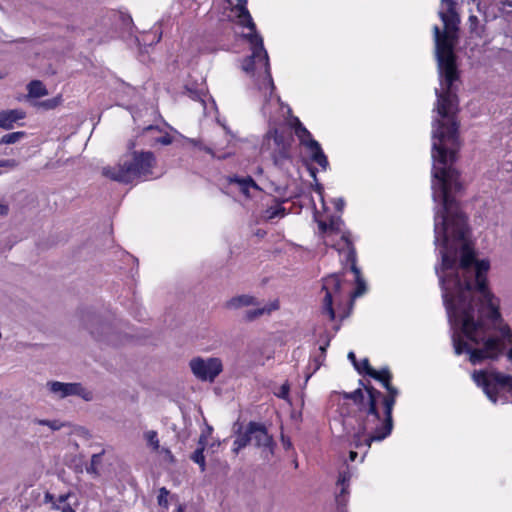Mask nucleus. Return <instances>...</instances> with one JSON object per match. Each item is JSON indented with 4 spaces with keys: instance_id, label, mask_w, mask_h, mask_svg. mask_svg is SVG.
Instances as JSON below:
<instances>
[{
    "instance_id": "f257e3e1",
    "label": "nucleus",
    "mask_w": 512,
    "mask_h": 512,
    "mask_svg": "<svg viewBox=\"0 0 512 512\" xmlns=\"http://www.w3.org/2000/svg\"><path fill=\"white\" fill-rule=\"evenodd\" d=\"M460 146H432L434 244L441 257L436 265L442 298L453 329L456 355L467 353L473 365L497 360L512 348V329L503 320L499 300L487 286L490 263L477 260L465 242L467 217L452 192H460V174L454 167Z\"/></svg>"
},
{
    "instance_id": "f03ea898",
    "label": "nucleus",
    "mask_w": 512,
    "mask_h": 512,
    "mask_svg": "<svg viewBox=\"0 0 512 512\" xmlns=\"http://www.w3.org/2000/svg\"><path fill=\"white\" fill-rule=\"evenodd\" d=\"M368 376L381 382L387 394L364 386L352 392H341L343 399L351 400L352 405L343 414V425L353 431V444L356 448L370 447L372 442L387 438L393 429L392 411L399 390L391 384L392 374L385 367L379 371L372 369Z\"/></svg>"
},
{
    "instance_id": "7ed1b4c3",
    "label": "nucleus",
    "mask_w": 512,
    "mask_h": 512,
    "mask_svg": "<svg viewBox=\"0 0 512 512\" xmlns=\"http://www.w3.org/2000/svg\"><path fill=\"white\" fill-rule=\"evenodd\" d=\"M439 17L444 30L441 31L437 25L433 27L437 64H455L454 45L460 18L454 0H441Z\"/></svg>"
},
{
    "instance_id": "20e7f679",
    "label": "nucleus",
    "mask_w": 512,
    "mask_h": 512,
    "mask_svg": "<svg viewBox=\"0 0 512 512\" xmlns=\"http://www.w3.org/2000/svg\"><path fill=\"white\" fill-rule=\"evenodd\" d=\"M155 163L152 152L133 151L125 155L117 165L104 167L102 174L113 181L129 184L135 180L149 179L153 175Z\"/></svg>"
},
{
    "instance_id": "39448f33",
    "label": "nucleus",
    "mask_w": 512,
    "mask_h": 512,
    "mask_svg": "<svg viewBox=\"0 0 512 512\" xmlns=\"http://www.w3.org/2000/svg\"><path fill=\"white\" fill-rule=\"evenodd\" d=\"M292 133L284 126H278L269 117L268 130L263 136L260 151L268 154L273 164L278 168L291 162Z\"/></svg>"
},
{
    "instance_id": "423d86ee",
    "label": "nucleus",
    "mask_w": 512,
    "mask_h": 512,
    "mask_svg": "<svg viewBox=\"0 0 512 512\" xmlns=\"http://www.w3.org/2000/svg\"><path fill=\"white\" fill-rule=\"evenodd\" d=\"M237 4L233 7L236 12L237 22L243 28L249 29L246 35L251 45L250 62L248 64H269V57L264 48L263 39L256 31V25L247 9V0H236Z\"/></svg>"
},
{
    "instance_id": "0eeeda50",
    "label": "nucleus",
    "mask_w": 512,
    "mask_h": 512,
    "mask_svg": "<svg viewBox=\"0 0 512 512\" xmlns=\"http://www.w3.org/2000/svg\"><path fill=\"white\" fill-rule=\"evenodd\" d=\"M472 378L477 386L482 387L484 393L493 403L498 400L499 390H507L512 393V375L500 373L498 371H474Z\"/></svg>"
},
{
    "instance_id": "6e6552de",
    "label": "nucleus",
    "mask_w": 512,
    "mask_h": 512,
    "mask_svg": "<svg viewBox=\"0 0 512 512\" xmlns=\"http://www.w3.org/2000/svg\"><path fill=\"white\" fill-rule=\"evenodd\" d=\"M291 126L295 130V135L303 145L313 162L317 163L323 170H326L329 162L327 156L324 154L320 144L316 141L306 127L301 123L299 118L293 117Z\"/></svg>"
},
{
    "instance_id": "1a4fd4ad",
    "label": "nucleus",
    "mask_w": 512,
    "mask_h": 512,
    "mask_svg": "<svg viewBox=\"0 0 512 512\" xmlns=\"http://www.w3.org/2000/svg\"><path fill=\"white\" fill-rule=\"evenodd\" d=\"M350 232H343L341 236V240L344 243L343 248L337 247V251L339 254H345V261L346 263H350V270L355 275V282H356V289L353 292L352 296L354 298L362 296L366 292V283L361 275V271L359 267L357 266V256H356V250L353 246V243L350 238Z\"/></svg>"
},
{
    "instance_id": "9d476101",
    "label": "nucleus",
    "mask_w": 512,
    "mask_h": 512,
    "mask_svg": "<svg viewBox=\"0 0 512 512\" xmlns=\"http://www.w3.org/2000/svg\"><path fill=\"white\" fill-rule=\"evenodd\" d=\"M193 375L201 381L213 382L223 371V364L217 357H195L189 362Z\"/></svg>"
},
{
    "instance_id": "9b49d317",
    "label": "nucleus",
    "mask_w": 512,
    "mask_h": 512,
    "mask_svg": "<svg viewBox=\"0 0 512 512\" xmlns=\"http://www.w3.org/2000/svg\"><path fill=\"white\" fill-rule=\"evenodd\" d=\"M248 432L252 443L262 450L265 459H269L274 455L276 443L264 424L250 421L248 423Z\"/></svg>"
},
{
    "instance_id": "f8f14e48",
    "label": "nucleus",
    "mask_w": 512,
    "mask_h": 512,
    "mask_svg": "<svg viewBox=\"0 0 512 512\" xmlns=\"http://www.w3.org/2000/svg\"><path fill=\"white\" fill-rule=\"evenodd\" d=\"M322 290L325 291L323 299V312L327 313L331 320L335 319L333 303L341 296V276L332 274L323 279Z\"/></svg>"
},
{
    "instance_id": "ddd939ff",
    "label": "nucleus",
    "mask_w": 512,
    "mask_h": 512,
    "mask_svg": "<svg viewBox=\"0 0 512 512\" xmlns=\"http://www.w3.org/2000/svg\"><path fill=\"white\" fill-rule=\"evenodd\" d=\"M82 321L85 328L96 340L114 343L111 336L112 325L103 321L99 315L94 312L87 311L83 313Z\"/></svg>"
},
{
    "instance_id": "4468645a",
    "label": "nucleus",
    "mask_w": 512,
    "mask_h": 512,
    "mask_svg": "<svg viewBox=\"0 0 512 512\" xmlns=\"http://www.w3.org/2000/svg\"><path fill=\"white\" fill-rule=\"evenodd\" d=\"M51 393L65 398L70 395H77L86 401L92 400V393L86 390L80 383H63L59 381H51L47 383Z\"/></svg>"
},
{
    "instance_id": "2eb2a0df",
    "label": "nucleus",
    "mask_w": 512,
    "mask_h": 512,
    "mask_svg": "<svg viewBox=\"0 0 512 512\" xmlns=\"http://www.w3.org/2000/svg\"><path fill=\"white\" fill-rule=\"evenodd\" d=\"M258 68H260V70H263V74L265 76V79L263 81L261 88L264 87L265 89L270 90L269 99H267L265 104L262 106V113L265 117H267L271 113L269 110V106L271 105V103L273 101L272 93L275 89L274 82H273L271 72H270V66H252V65L243 66L244 72L248 75H254V73L258 70Z\"/></svg>"
},
{
    "instance_id": "dca6fc26",
    "label": "nucleus",
    "mask_w": 512,
    "mask_h": 512,
    "mask_svg": "<svg viewBox=\"0 0 512 512\" xmlns=\"http://www.w3.org/2000/svg\"><path fill=\"white\" fill-rule=\"evenodd\" d=\"M351 479V472L348 466L345 469L341 470L337 479V487L340 488V491L336 494V503L338 506L339 512H347L346 504L348 502L349 495V482Z\"/></svg>"
},
{
    "instance_id": "f3484780",
    "label": "nucleus",
    "mask_w": 512,
    "mask_h": 512,
    "mask_svg": "<svg viewBox=\"0 0 512 512\" xmlns=\"http://www.w3.org/2000/svg\"><path fill=\"white\" fill-rule=\"evenodd\" d=\"M476 2L479 11L496 8L505 13H512V0H472Z\"/></svg>"
},
{
    "instance_id": "a211bd4d",
    "label": "nucleus",
    "mask_w": 512,
    "mask_h": 512,
    "mask_svg": "<svg viewBox=\"0 0 512 512\" xmlns=\"http://www.w3.org/2000/svg\"><path fill=\"white\" fill-rule=\"evenodd\" d=\"M25 117V113L20 109H11L0 112V128L12 129L14 124L22 120Z\"/></svg>"
},
{
    "instance_id": "6ab92c4d",
    "label": "nucleus",
    "mask_w": 512,
    "mask_h": 512,
    "mask_svg": "<svg viewBox=\"0 0 512 512\" xmlns=\"http://www.w3.org/2000/svg\"><path fill=\"white\" fill-rule=\"evenodd\" d=\"M162 31L159 25H155L150 31L143 33L141 39L134 38V42L139 46H151L161 40Z\"/></svg>"
},
{
    "instance_id": "aec40b11",
    "label": "nucleus",
    "mask_w": 512,
    "mask_h": 512,
    "mask_svg": "<svg viewBox=\"0 0 512 512\" xmlns=\"http://www.w3.org/2000/svg\"><path fill=\"white\" fill-rule=\"evenodd\" d=\"M329 346V340L318 348V351L312 356V360L309 367H312V371L306 375V382L309 378L323 365L326 358V350Z\"/></svg>"
},
{
    "instance_id": "412c9836",
    "label": "nucleus",
    "mask_w": 512,
    "mask_h": 512,
    "mask_svg": "<svg viewBox=\"0 0 512 512\" xmlns=\"http://www.w3.org/2000/svg\"><path fill=\"white\" fill-rule=\"evenodd\" d=\"M250 443H252V441L250 438V434L248 432V424H247L243 431H242V427H239V429L236 431V437L233 442L232 451L235 454H238L240 450L245 448Z\"/></svg>"
},
{
    "instance_id": "4be33fe9",
    "label": "nucleus",
    "mask_w": 512,
    "mask_h": 512,
    "mask_svg": "<svg viewBox=\"0 0 512 512\" xmlns=\"http://www.w3.org/2000/svg\"><path fill=\"white\" fill-rule=\"evenodd\" d=\"M258 304L255 297L250 295H239L232 297L230 300L226 302V308L228 309H239L241 307H246L250 305Z\"/></svg>"
},
{
    "instance_id": "5701e85b",
    "label": "nucleus",
    "mask_w": 512,
    "mask_h": 512,
    "mask_svg": "<svg viewBox=\"0 0 512 512\" xmlns=\"http://www.w3.org/2000/svg\"><path fill=\"white\" fill-rule=\"evenodd\" d=\"M279 308L278 301H274L269 305H266L262 308H256L246 311L245 319L247 321H253L264 314H270L272 311L277 310Z\"/></svg>"
},
{
    "instance_id": "b1692460",
    "label": "nucleus",
    "mask_w": 512,
    "mask_h": 512,
    "mask_svg": "<svg viewBox=\"0 0 512 512\" xmlns=\"http://www.w3.org/2000/svg\"><path fill=\"white\" fill-rule=\"evenodd\" d=\"M28 96L31 98H40L48 94V90L40 80H32L27 85Z\"/></svg>"
},
{
    "instance_id": "393cba45",
    "label": "nucleus",
    "mask_w": 512,
    "mask_h": 512,
    "mask_svg": "<svg viewBox=\"0 0 512 512\" xmlns=\"http://www.w3.org/2000/svg\"><path fill=\"white\" fill-rule=\"evenodd\" d=\"M113 15L121 23V26L123 27L125 32L129 36H132L134 29L132 17L128 13L122 11L114 12Z\"/></svg>"
},
{
    "instance_id": "a878e982",
    "label": "nucleus",
    "mask_w": 512,
    "mask_h": 512,
    "mask_svg": "<svg viewBox=\"0 0 512 512\" xmlns=\"http://www.w3.org/2000/svg\"><path fill=\"white\" fill-rule=\"evenodd\" d=\"M72 496L71 492L62 494L59 497H55L53 494L46 492L44 495V502L50 503L53 510H60L59 503H65Z\"/></svg>"
},
{
    "instance_id": "bb28decb",
    "label": "nucleus",
    "mask_w": 512,
    "mask_h": 512,
    "mask_svg": "<svg viewBox=\"0 0 512 512\" xmlns=\"http://www.w3.org/2000/svg\"><path fill=\"white\" fill-rule=\"evenodd\" d=\"M25 135L26 133L24 131H17L5 134L0 138V145L14 144L23 139Z\"/></svg>"
},
{
    "instance_id": "cd10ccee",
    "label": "nucleus",
    "mask_w": 512,
    "mask_h": 512,
    "mask_svg": "<svg viewBox=\"0 0 512 512\" xmlns=\"http://www.w3.org/2000/svg\"><path fill=\"white\" fill-rule=\"evenodd\" d=\"M144 439L147 442V445L152 448L153 451H158L160 448V441L158 438V433L155 430H149L144 433Z\"/></svg>"
},
{
    "instance_id": "c85d7f7f",
    "label": "nucleus",
    "mask_w": 512,
    "mask_h": 512,
    "mask_svg": "<svg viewBox=\"0 0 512 512\" xmlns=\"http://www.w3.org/2000/svg\"><path fill=\"white\" fill-rule=\"evenodd\" d=\"M230 182L237 183L244 193H246L250 187L258 188L255 181L250 176L245 178H239L235 176L230 179Z\"/></svg>"
},
{
    "instance_id": "c756f323",
    "label": "nucleus",
    "mask_w": 512,
    "mask_h": 512,
    "mask_svg": "<svg viewBox=\"0 0 512 512\" xmlns=\"http://www.w3.org/2000/svg\"><path fill=\"white\" fill-rule=\"evenodd\" d=\"M191 460L199 465L201 472L206 470V461L204 456V450L197 448L191 455Z\"/></svg>"
},
{
    "instance_id": "7c9ffc66",
    "label": "nucleus",
    "mask_w": 512,
    "mask_h": 512,
    "mask_svg": "<svg viewBox=\"0 0 512 512\" xmlns=\"http://www.w3.org/2000/svg\"><path fill=\"white\" fill-rule=\"evenodd\" d=\"M103 454H104V451H101L100 453H96V454L92 455L90 466L87 467V472L89 474L98 475V473H99L98 466L101 464Z\"/></svg>"
},
{
    "instance_id": "2f4dec72",
    "label": "nucleus",
    "mask_w": 512,
    "mask_h": 512,
    "mask_svg": "<svg viewBox=\"0 0 512 512\" xmlns=\"http://www.w3.org/2000/svg\"><path fill=\"white\" fill-rule=\"evenodd\" d=\"M33 422L35 424L48 426L53 431H58L64 426L59 420L35 419Z\"/></svg>"
},
{
    "instance_id": "473e14b6",
    "label": "nucleus",
    "mask_w": 512,
    "mask_h": 512,
    "mask_svg": "<svg viewBox=\"0 0 512 512\" xmlns=\"http://www.w3.org/2000/svg\"><path fill=\"white\" fill-rule=\"evenodd\" d=\"M284 214H285V209L283 207L275 206V207H270L266 210L265 217H266V219L271 220V219H274L277 217H283Z\"/></svg>"
},
{
    "instance_id": "72a5a7b5",
    "label": "nucleus",
    "mask_w": 512,
    "mask_h": 512,
    "mask_svg": "<svg viewBox=\"0 0 512 512\" xmlns=\"http://www.w3.org/2000/svg\"><path fill=\"white\" fill-rule=\"evenodd\" d=\"M61 103V97H54L51 99H47L38 103L39 107H42L45 110H51L56 108Z\"/></svg>"
},
{
    "instance_id": "f704fd0d",
    "label": "nucleus",
    "mask_w": 512,
    "mask_h": 512,
    "mask_svg": "<svg viewBox=\"0 0 512 512\" xmlns=\"http://www.w3.org/2000/svg\"><path fill=\"white\" fill-rule=\"evenodd\" d=\"M169 493L170 492L165 487H162L159 489V494L157 497V502H158L159 506H161L163 508H168Z\"/></svg>"
},
{
    "instance_id": "c9c22d12",
    "label": "nucleus",
    "mask_w": 512,
    "mask_h": 512,
    "mask_svg": "<svg viewBox=\"0 0 512 512\" xmlns=\"http://www.w3.org/2000/svg\"><path fill=\"white\" fill-rule=\"evenodd\" d=\"M289 390H290L289 384L286 382L283 385H281L279 391L276 392L275 395L278 398L286 400L288 398V396H289Z\"/></svg>"
},
{
    "instance_id": "e433bc0d",
    "label": "nucleus",
    "mask_w": 512,
    "mask_h": 512,
    "mask_svg": "<svg viewBox=\"0 0 512 512\" xmlns=\"http://www.w3.org/2000/svg\"><path fill=\"white\" fill-rule=\"evenodd\" d=\"M343 224V221L341 218L331 219L329 222V231H341V225Z\"/></svg>"
},
{
    "instance_id": "4c0bfd02",
    "label": "nucleus",
    "mask_w": 512,
    "mask_h": 512,
    "mask_svg": "<svg viewBox=\"0 0 512 512\" xmlns=\"http://www.w3.org/2000/svg\"><path fill=\"white\" fill-rule=\"evenodd\" d=\"M348 359L352 362L354 368L357 370L358 373L362 374V368L359 365V362L356 359V355L353 351H350L348 353Z\"/></svg>"
},
{
    "instance_id": "58836bf2",
    "label": "nucleus",
    "mask_w": 512,
    "mask_h": 512,
    "mask_svg": "<svg viewBox=\"0 0 512 512\" xmlns=\"http://www.w3.org/2000/svg\"><path fill=\"white\" fill-rule=\"evenodd\" d=\"M155 141L162 145H169L172 143V137L166 133L165 135L155 138Z\"/></svg>"
},
{
    "instance_id": "ea45409f",
    "label": "nucleus",
    "mask_w": 512,
    "mask_h": 512,
    "mask_svg": "<svg viewBox=\"0 0 512 512\" xmlns=\"http://www.w3.org/2000/svg\"><path fill=\"white\" fill-rule=\"evenodd\" d=\"M360 367L362 368V374L368 375V371H371L373 368L369 364V360L364 358L361 362H359Z\"/></svg>"
},
{
    "instance_id": "a19ab883",
    "label": "nucleus",
    "mask_w": 512,
    "mask_h": 512,
    "mask_svg": "<svg viewBox=\"0 0 512 512\" xmlns=\"http://www.w3.org/2000/svg\"><path fill=\"white\" fill-rule=\"evenodd\" d=\"M17 166V161L14 159H3L0 160V167H9L15 168Z\"/></svg>"
},
{
    "instance_id": "79ce46f5",
    "label": "nucleus",
    "mask_w": 512,
    "mask_h": 512,
    "mask_svg": "<svg viewBox=\"0 0 512 512\" xmlns=\"http://www.w3.org/2000/svg\"><path fill=\"white\" fill-rule=\"evenodd\" d=\"M333 204L337 211L341 212L344 209L345 201L343 198H337L333 200Z\"/></svg>"
},
{
    "instance_id": "37998d69",
    "label": "nucleus",
    "mask_w": 512,
    "mask_h": 512,
    "mask_svg": "<svg viewBox=\"0 0 512 512\" xmlns=\"http://www.w3.org/2000/svg\"><path fill=\"white\" fill-rule=\"evenodd\" d=\"M281 443L284 447V449L289 450L292 448L291 440L286 437L283 433L281 434Z\"/></svg>"
},
{
    "instance_id": "c03bdc74",
    "label": "nucleus",
    "mask_w": 512,
    "mask_h": 512,
    "mask_svg": "<svg viewBox=\"0 0 512 512\" xmlns=\"http://www.w3.org/2000/svg\"><path fill=\"white\" fill-rule=\"evenodd\" d=\"M207 445V435L201 434L198 440V448H202V450H205Z\"/></svg>"
},
{
    "instance_id": "a18cd8bd",
    "label": "nucleus",
    "mask_w": 512,
    "mask_h": 512,
    "mask_svg": "<svg viewBox=\"0 0 512 512\" xmlns=\"http://www.w3.org/2000/svg\"><path fill=\"white\" fill-rule=\"evenodd\" d=\"M469 22H470V28H471V30H472V31H476V26H477V24H478V22H479V21H478V18H477L476 16H474V15H471V16L469 17Z\"/></svg>"
},
{
    "instance_id": "49530a36",
    "label": "nucleus",
    "mask_w": 512,
    "mask_h": 512,
    "mask_svg": "<svg viewBox=\"0 0 512 512\" xmlns=\"http://www.w3.org/2000/svg\"><path fill=\"white\" fill-rule=\"evenodd\" d=\"M318 227H319V230L322 232V233H326L329 231V223L325 222V221H319L318 222Z\"/></svg>"
},
{
    "instance_id": "de8ad7c7",
    "label": "nucleus",
    "mask_w": 512,
    "mask_h": 512,
    "mask_svg": "<svg viewBox=\"0 0 512 512\" xmlns=\"http://www.w3.org/2000/svg\"><path fill=\"white\" fill-rule=\"evenodd\" d=\"M188 92H189V96L194 99V100H202L201 99V93L198 92V91H192L190 89H188Z\"/></svg>"
},
{
    "instance_id": "09e8293b",
    "label": "nucleus",
    "mask_w": 512,
    "mask_h": 512,
    "mask_svg": "<svg viewBox=\"0 0 512 512\" xmlns=\"http://www.w3.org/2000/svg\"><path fill=\"white\" fill-rule=\"evenodd\" d=\"M9 212V207L6 204L0 203V215L6 216Z\"/></svg>"
},
{
    "instance_id": "8fccbe9b",
    "label": "nucleus",
    "mask_w": 512,
    "mask_h": 512,
    "mask_svg": "<svg viewBox=\"0 0 512 512\" xmlns=\"http://www.w3.org/2000/svg\"><path fill=\"white\" fill-rule=\"evenodd\" d=\"M59 511H61V512H76L75 509H73L70 504H65L64 507L60 506Z\"/></svg>"
},
{
    "instance_id": "3c124183",
    "label": "nucleus",
    "mask_w": 512,
    "mask_h": 512,
    "mask_svg": "<svg viewBox=\"0 0 512 512\" xmlns=\"http://www.w3.org/2000/svg\"><path fill=\"white\" fill-rule=\"evenodd\" d=\"M37 45H38V43L36 41H30L31 50L35 54H39L40 53V50L36 48Z\"/></svg>"
},
{
    "instance_id": "603ef678",
    "label": "nucleus",
    "mask_w": 512,
    "mask_h": 512,
    "mask_svg": "<svg viewBox=\"0 0 512 512\" xmlns=\"http://www.w3.org/2000/svg\"><path fill=\"white\" fill-rule=\"evenodd\" d=\"M154 131H158V128L156 126H153V125H149L147 126L146 128H144V133H152Z\"/></svg>"
},
{
    "instance_id": "864d4df0",
    "label": "nucleus",
    "mask_w": 512,
    "mask_h": 512,
    "mask_svg": "<svg viewBox=\"0 0 512 512\" xmlns=\"http://www.w3.org/2000/svg\"><path fill=\"white\" fill-rule=\"evenodd\" d=\"M505 352H506V357H507V359H508L510 362H512V348H511V347H509V349H508L507 351H505Z\"/></svg>"
},
{
    "instance_id": "5fc2aeb1",
    "label": "nucleus",
    "mask_w": 512,
    "mask_h": 512,
    "mask_svg": "<svg viewBox=\"0 0 512 512\" xmlns=\"http://www.w3.org/2000/svg\"><path fill=\"white\" fill-rule=\"evenodd\" d=\"M356 457H357V453L354 451H350V453H349L350 460L355 461Z\"/></svg>"
},
{
    "instance_id": "6e6d98bb",
    "label": "nucleus",
    "mask_w": 512,
    "mask_h": 512,
    "mask_svg": "<svg viewBox=\"0 0 512 512\" xmlns=\"http://www.w3.org/2000/svg\"><path fill=\"white\" fill-rule=\"evenodd\" d=\"M204 151H206L207 153L211 154L212 156H215L213 150L210 148V147H203L202 148Z\"/></svg>"
},
{
    "instance_id": "4d7b16f0",
    "label": "nucleus",
    "mask_w": 512,
    "mask_h": 512,
    "mask_svg": "<svg viewBox=\"0 0 512 512\" xmlns=\"http://www.w3.org/2000/svg\"><path fill=\"white\" fill-rule=\"evenodd\" d=\"M135 146H136L135 142H134V141H130V142L128 143V146H127V147H128V150H132V149H134V148H135Z\"/></svg>"
},
{
    "instance_id": "13d9d810",
    "label": "nucleus",
    "mask_w": 512,
    "mask_h": 512,
    "mask_svg": "<svg viewBox=\"0 0 512 512\" xmlns=\"http://www.w3.org/2000/svg\"><path fill=\"white\" fill-rule=\"evenodd\" d=\"M176 512H185V508L183 505H178L177 509H176Z\"/></svg>"
},
{
    "instance_id": "bf43d9fd",
    "label": "nucleus",
    "mask_w": 512,
    "mask_h": 512,
    "mask_svg": "<svg viewBox=\"0 0 512 512\" xmlns=\"http://www.w3.org/2000/svg\"><path fill=\"white\" fill-rule=\"evenodd\" d=\"M274 101H275L276 105H283V103H281L280 98L278 96L275 97Z\"/></svg>"
},
{
    "instance_id": "052dcab7",
    "label": "nucleus",
    "mask_w": 512,
    "mask_h": 512,
    "mask_svg": "<svg viewBox=\"0 0 512 512\" xmlns=\"http://www.w3.org/2000/svg\"><path fill=\"white\" fill-rule=\"evenodd\" d=\"M285 107L287 108V112L291 113V108L288 105H286Z\"/></svg>"
},
{
    "instance_id": "680f3d73",
    "label": "nucleus",
    "mask_w": 512,
    "mask_h": 512,
    "mask_svg": "<svg viewBox=\"0 0 512 512\" xmlns=\"http://www.w3.org/2000/svg\"><path fill=\"white\" fill-rule=\"evenodd\" d=\"M311 175L315 178V171H314V169L311 170Z\"/></svg>"
},
{
    "instance_id": "e2e57ef3",
    "label": "nucleus",
    "mask_w": 512,
    "mask_h": 512,
    "mask_svg": "<svg viewBox=\"0 0 512 512\" xmlns=\"http://www.w3.org/2000/svg\"><path fill=\"white\" fill-rule=\"evenodd\" d=\"M228 155H231V152H228L227 154L223 155L222 157L225 158Z\"/></svg>"
},
{
    "instance_id": "0e129e2a",
    "label": "nucleus",
    "mask_w": 512,
    "mask_h": 512,
    "mask_svg": "<svg viewBox=\"0 0 512 512\" xmlns=\"http://www.w3.org/2000/svg\"><path fill=\"white\" fill-rule=\"evenodd\" d=\"M211 431H212V427H208L207 432H211Z\"/></svg>"
},
{
    "instance_id": "69168bd1",
    "label": "nucleus",
    "mask_w": 512,
    "mask_h": 512,
    "mask_svg": "<svg viewBox=\"0 0 512 512\" xmlns=\"http://www.w3.org/2000/svg\"><path fill=\"white\" fill-rule=\"evenodd\" d=\"M65 504H67V503H66V502H65V503H59V505H60L61 507H64V505H65Z\"/></svg>"
},
{
    "instance_id": "338daca9",
    "label": "nucleus",
    "mask_w": 512,
    "mask_h": 512,
    "mask_svg": "<svg viewBox=\"0 0 512 512\" xmlns=\"http://www.w3.org/2000/svg\"><path fill=\"white\" fill-rule=\"evenodd\" d=\"M65 504H67V503H66V502H65V503H59V505H60L61 507H64V505H65Z\"/></svg>"
},
{
    "instance_id": "774afa93",
    "label": "nucleus",
    "mask_w": 512,
    "mask_h": 512,
    "mask_svg": "<svg viewBox=\"0 0 512 512\" xmlns=\"http://www.w3.org/2000/svg\"><path fill=\"white\" fill-rule=\"evenodd\" d=\"M3 76H4V74H1V73H0V79H1Z\"/></svg>"
}]
</instances>
